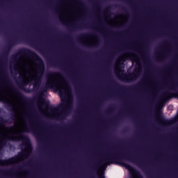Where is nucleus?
<instances>
[{"instance_id": "f257e3e1", "label": "nucleus", "mask_w": 178, "mask_h": 178, "mask_svg": "<svg viewBox=\"0 0 178 178\" xmlns=\"http://www.w3.org/2000/svg\"><path fill=\"white\" fill-rule=\"evenodd\" d=\"M22 55H24L26 58H33V59H35L37 62L36 66L38 72L37 77L35 79V83H33V90H38L40 86H41L44 74L45 73V63L35 51L27 48L21 49L19 53L14 56V60H17L18 56Z\"/></svg>"}, {"instance_id": "f03ea898", "label": "nucleus", "mask_w": 178, "mask_h": 178, "mask_svg": "<svg viewBox=\"0 0 178 178\" xmlns=\"http://www.w3.org/2000/svg\"><path fill=\"white\" fill-rule=\"evenodd\" d=\"M122 159H127V161H129V162H133V163L138 165V166H143V162L138 158L136 157V156H132L130 154L127 155L124 154L117 152L106 154L103 158V159H102L99 163L93 165V169L98 171L99 170V168H101V166H104V165H111V163H115L113 161H118V162H120Z\"/></svg>"}, {"instance_id": "7ed1b4c3", "label": "nucleus", "mask_w": 178, "mask_h": 178, "mask_svg": "<svg viewBox=\"0 0 178 178\" xmlns=\"http://www.w3.org/2000/svg\"><path fill=\"white\" fill-rule=\"evenodd\" d=\"M58 76H62V74L56 72H49L46 75L47 81L46 82L44 88L38 93V96L35 97V99H37V98H38L39 97H41L44 91H48V88H55V87H56V81L52 79H54V77H58Z\"/></svg>"}, {"instance_id": "20e7f679", "label": "nucleus", "mask_w": 178, "mask_h": 178, "mask_svg": "<svg viewBox=\"0 0 178 178\" xmlns=\"http://www.w3.org/2000/svg\"><path fill=\"white\" fill-rule=\"evenodd\" d=\"M3 77L4 79V81H6V84L8 86V87H10V88H11V90H13L15 94H17V97L19 98V99H21V101L25 102L26 104L33 101L32 99H27V97H26V96H24L22 92L17 90V88L13 86V83L9 79V75L8 74L4 73Z\"/></svg>"}, {"instance_id": "39448f33", "label": "nucleus", "mask_w": 178, "mask_h": 178, "mask_svg": "<svg viewBox=\"0 0 178 178\" xmlns=\"http://www.w3.org/2000/svg\"><path fill=\"white\" fill-rule=\"evenodd\" d=\"M140 69L136 68V70L133 73H129V74H122V75L118 74V78L124 83H131L133 81H136V80L140 77Z\"/></svg>"}, {"instance_id": "423d86ee", "label": "nucleus", "mask_w": 178, "mask_h": 178, "mask_svg": "<svg viewBox=\"0 0 178 178\" xmlns=\"http://www.w3.org/2000/svg\"><path fill=\"white\" fill-rule=\"evenodd\" d=\"M18 134H20L21 136L19 137V138H16V134H11V136L9 137V140H10V141H16V140H22L23 144L26 145V148L27 149H31V143L30 142V138H29V136H27L26 135H22V132L19 133Z\"/></svg>"}, {"instance_id": "0eeeda50", "label": "nucleus", "mask_w": 178, "mask_h": 178, "mask_svg": "<svg viewBox=\"0 0 178 178\" xmlns=\"http://www.w3.org/2000/svg\"><path fill=\"white\" fill-rule=\"evenodd\" d=\"M6 108L8 110L13 112L12 113V118L11 119L13 120H15L17 114H16V106H15V104L13 103V102H10L9 100L4 102Z\"/></svg>"}, {"instance_id": "6e6552de", "label": "nucleus", "mask_w": 178, "mask_h": 178, "mask_svg": "<svg viewBox=\"0 0 178 178\" xmlns=\"http://www.w3.org/2000/svg\"><path fill=\"white\" fill-rule=\"evenodd\" d=\"M20 42V38H14L8 41V45L6 48V55H9V52H10V49L14 45H17Z\"/></svg>"}, {"instance_id": "1a4fd4ad", "label": "nucleus", "mask_w": 178, "mask_h": 178, "mask_svg": "<svg viewBox=\"0 0 178 178\" xmlns=\"http://www.w3.org/2000/svg\"><path fill=\"white\" fill-rule=\"evenodd\" d=\"M111 83L114 86V87L118 88V90H121L122 91H127V90H130L129 87L120 84L119 83L114 81L113 79H111Z\"/></svg>"}, {"instance_id": "9d476101", "label": "nucleus", "mask_w": 178, "mask_h": 178, "mask_svg": "<svg viewBox=\"0 0 178 178\" xmlns=\"http://www.w3.org/2000/svg\"><path fill=\"white\" fill-rule=\"evenodd\" d=\"M16 161H17V157L16 156L6 160L0 159V165H12V163H15Z\"/></svg>"}, {"instance_id": "9b49d317", "label": "nucleus", "mask_w": 178, "mask_h": 178, "mask_svg": "<svg viewBox=\"0 0 178 178\" xmlns=\"http://www.w3.org/2000/svg\"><path fill=\"white\" fill-rule=\"evenodd\" d=\"M60 22L63 24H65L67 27H72L73 29H81L83 27V25L81 24L72 26V25H69V24H65V22H63V18L62 17H60Z\"/></svg>"}, {"instance_id": "f8f14e48", "label": "nucleus", "mask_w": 178, "mask_h": 178, "mask_svg": "<svg viewBox=\"0 0 178 178\" xmlns=\"http://www.w3.org/2000/svg\"><path fill=\"white\" fill-rule=\"evenodd\" d=\"M49 63L51 65V66H56L57 67H60L61 69H63V65H62V64H58V61L50 59Z\"/></svg>"}, {"instance_id": "ddd939ff", "label": "nucleus", "mask_w": 178, "mask_h": 178, "mask_svg": "<svg viewBox=\"0 0 178 178\" xmlns=\"http://www.w3.org/2000/svg\"><path fill=\"white\" fill-rule=\"evenodd\" d=\"M89 37H95L94 33H83L79 36V38H88Z\"/></svg>"}, {"instance_id": "4468645a", "label": "nucleus", "mask_w": 178, "mask_h": 178, "mask_svg": "<svg viewBox=\"0 0 178 178\" xmlns=\"http://www.w3.org/2000/svg\"><path fill=\"white\" fill-rule=\"evenodd\" d=\"M133 170H134V173L136 175L137 178H144V177H143V175H141V173H140L139 171L134 170V169H133ZM102 178H105V176L103 175L102 177Z\"/></svg>"}, {"instance_id": "2eb2a0df", "label": "nucleus", "mask_w": 178, "mask_h": 178, "mask_svg": "<svg viewBox=\"0 0 178 178\" xmlns=\"http://www.w3.org/2000/svg\"><path fill=\"white\" fill-rule=\"evenodd\" d=\"M19 86L20 87V88H24V87H26V86H27V84H29V82L27 81H22L21 82H19Z\"/></svg>"}, {"instance_id": "dca6fc26", "label": "nucleus", "mask_w": 178, "mask_h": 178, "mask_svg": "<svg viewBox=\"0 0 178 178\" xmlns=\"http://www.w3.org/2000/svg\"><path fill=\"white\" fill-rule=\"evenodd\" d=\"M24 131L25 133H30V131H33V126L30 125L29 127H28L27 125H26Z\"/></svg>"}, {"instance_id": "f3484780", "label": "nucleus", "mask_w": 178, "mask_h": 178, "mask_svg": "<svg viewBox=\"0 0 178 178\" xmlns=\"http://www.w3.org/2000/svg\"><path fill=\"white\" fill-rule=\"evenodd\" d=\"M60 109L64 110L65 111H68L69 106H67V104L66 103H63L60 105Z\"/></svg>"}, {"instance_id": "a211bd4d", "label": "nucleus", "mask_w": 178, "mask_h": 178, "mask_svg": "<svg viewBox=\"0 0 178 178\" xmlns=\"http://www.w3.org/2000/svg\"><path fill=\"white\" fill-rule=\"evenodd\" d=\"M6 123H8V120L0 116V126H5Z\"/></svg>"}, {"instance_id": "6ab92c4d", "label": "nucleus", "mask_w": 178, "mask_h": 178, "mask_svg": "<svg viewBox=\"0 0 178 178\" xmlns=\"http://www.w3.org/2000/svg\"><path fill=\"white\" fill-rule=\"evenodd\" d=\"M6 144V139H2V140L0 142V149L1 148H3Z\"/></svg>"}, {"instance_id": "aec40b11", "label": "nucleus", "mask_w": 178, "mask_h": 178, "mask_svg": "<svg viewBox=\"0 0 178 178\" xmlns=\"http://www.w3.org/2000/svg\"><path fill=\"white\" fill-rule=\"evenodd\" d=\"M172 96V93L170 92L167 91L165 92V94L163 95V97H168V98Z\"/></svg>"}, {"instance_id": "412c9836", "label": "nucleus", "mask_w": 178, "mask_h": 178, "mask_svg": "<svg viewBox=\"0 0 178 178\" xmlns=\"http://www.w3.org/2000/svg\"><path fill=\"white\" fill-rule=\"evenodd\" d=\"M138 87H141V84L138 83L136 86H132L131 88V90H136V88H137Z\"/></svg>"}, {"instance_id": "4be33fe9", "label": "nucleus", "mask_w": 178, "mask_h": 178, "mask_svg": "<svg viewBox=\"0 0 178 178\" xmlns=\"http://www.w3.org/2000/svg\"><path fill=\"white\" fill-rule=\"evenodd\" d=\"M14 129H15V126H10L7 127V130H8L9 131H12V130H13Z\"/></svg>"}, {"instance_id": "5701e85b", "label": "nucleus", "mask_w": 178, "mask_h": 178, "mask_svg": "<svg viewBox=\"0 0 178 178\" xmlns=\"http://www.w3.org/2000/svg\"><path fill=\"white\" fill-rule=\"evenodd\" d=\"M124 166L127 168V169H133V167L129 164H124Z\"/></svg>"}, {"instance_id": "b1692460", "label": "nucleus", "mask_w": 178, "mask_h": 178, "mask_svg": "<svg viewBox=\"0 0 178 178\" xmlns=\"http://www.w3.org/2000/svg\"><path fill=\"white\" fill-rule=\"evenodd\" d=\"M175 86L178 88V80L175 81ZM175 95H177L178 97V92L175 93Z\"/></svg>"}, {"instance_id": "393cba45", "label": "nucleus", "mask_w": 178, "mask_h": 178, "mask_svg": "<svg viewBox=\"0 0 178 178\" xmlns=\"http://www.w3.org/2000/svg\"><path fill=\"white\" fill-rule=\"evenodd\" d=\"M159 120H163V118H162V115H159Z\"/></svg>"}, {"instance_id": "a878e982", "label": "nucleus", "mask_w": 178, "mask_h": 178, "mask_svg": "<svg viewBox=\"0 0 178 178\" xmlns=\"http://www.w3.org/2000/svg\"><path fill=\"white\" fill-rule=\"evenodd\" d=\"M29 43L31 44V45H34V42L31 40H29Z\"/></svg>"}, {"instance_id": "bb28decb", "label": "nucleus", "mask_w": 178, "mask_h": 178, "mask_svg": "<svg viewBox=\"0 0 178 178\" xmlns=\"http://www.w3.org/2000/svg\"><path fill=\"white\" fill-rule=\"evenodd\" d=\"M108 111H109V112H112V111H113V108L110 107V108H108Z\"/></svg>"}, {"instance_id": "cd10ccee", "label": "nucleus", "mask_w": 178, "mask_h": 178, "mask_svg": "<svg viewBox=\"0 0 178 178\" xmlns=\"http://www.w3.org/2000/svg\"><path fill=\"white\" fill-rule=\"evenodd\" d=\"M147 177L148 178H152V176L149 175V172H147Z\"/></svg>"}, {"instance_id": "c85d7f7f", "label": "nucleus", "mask_w": 178, "mask_h": 178, "mask_svg": "<svg viewBox=\"0 0 178 178\" xmlns=\"http://www.w3.org/2000/svg\"><path fill=\"white\" fill-rule=\"evenodd\" d=\"M0 102H3V99H0Z\"/></svg>"}, {"instance_id": "c756f323", "label": "nucleus", "mask_w": 178, "mask_h": 178, "mask_svg": "<svg viewBox=\"0 0 178 178\" xmlns=\"http://www.w3.org/2000/svg\"><path fill=\"white\" fill-rule=\"evenodd\" d=\"M132 60H134L135 62L137 60L136 59L131 58Z\"/></svg>"}, {"instance_id": "7c9ffc66", "label": "nucleus", "mask_w": 178, "mask_h": 178, "mask_svg": "<svg viewBox=\"0 0 178 178\" xmlns=\"http://www.w3.org/2000/svg\"><path fill=\"white\" fill-rule=\"evenodd\" d=\"M55 10H56V12H58V8H56L55 9Z\"/></svg>"}, {"instance_id": "2f4dec72", "label": "nucleus", "mask_w": 178, "mask_h": 178, "mask_svg": "<svg viewBox=\"0 0 178 178\" xmlns=\"http://www.w3.org/2000/svg\"><path fill=\"white\" fill-rule=\"evenodd\" d=\"M88 25H87V24H84V26H85V27H88Z\"/></svg>"}, {"instance_id": "473e14b6", "label": "nucleus", "mask_w": 178, "mask_h": 178, "mask_svg": "<svg viewBox=\"0 0 178 178\" xmlns=\"http://www.w3.org/2000/svg\"><path fill=\"white\" fill-rule=\"evenodd\" d=\"M67 88H70V86H67Z\"/></svg>"}, {"instance_id": "72a5a7b5", "label": "nucleus", "mask_w": 178, "mask_h": 178, "mask_svg": "<svg viewBox=\"0 0 178 178\" xmlns=\"http://www.w3.org/2000/svg\"><path fill=\"white\" fill-rule=\"evenodd\" d=\"M112 58H113L112 56H110V59H112Z\"/></svg>"}, {"instance_id": "f704fd0d", "label": "nucleus", "mask_w": 178, "mask_h": 178, "mask_svg": "<svg viewBox=\"0 0 178 178\" xmlns=\"http://www.w3.org/2000/svg\"><path fill=\"white\" fill-rule=\"evenodd\" d=\"M170 107H171V106H168V108H170Z\"/></svg>"}]
</instances>
